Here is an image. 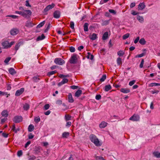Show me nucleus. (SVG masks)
I'll return each instance as SVG.
<instances>
[{
	"mask_svg": "<svg viewBox=\"0 0 160 160\" xmlns=\"http://www.w3.org/2000/svg\"><path fill=\"white\" fill-rule=\"evenodd\" d=\"M88 24L86 23L84 25V30L85 31H88Z\"/></svg>",
	"mask_w": 160,
	"mask_h": 160,
	"instance_id": "c756f323",
	"label": "nucleus"
},
{
	"mask_svg": "<svg viewBox=\"0 0 160 160\" xmlns=\"http://www.w3.org/2000/svg\"><path fill=\"white\" fill-rule=\"evenodd\" d=\"M107 123L105 122H102L99 124V127L100 128H103L107 126Z\"/></svg>",
	"mask_w": 160,
	"mask_h": 160,
	"instance_id": "6ab92c4d",
	"label": "nucleus"
},
{
	"mask_svg": "<svg viewBox=\"0 0 160 160\" xmlns=\"http://www.w3.org/2000/svg\"><path fill=\"white\" fill-rule=\"evenodd\" d=\"M41 148L39 146H35L34 148L33 151L35 154H38L40 152Z\"/></svg>",
	"mask_w": 160,
	"mask_h": 160,
	"instance_id": "9b49d317",
	"label": "nucleus"
},
{
	"mask_svg": "<svg viewBox=\"0 0 160 160\" xmlns=\"http://www.w3.org/2000/svg\"><path fill=\"white\" fill-rule=\"evenodd\" d=\"M69 136V133L68 132H65L62 134V137L63 138H68Z\"/></svg>",
	"mask_w": 160,
	"mask_h": 160,
	"instance_id": "a878e982",
	"label": "nucleus"
},
{
	"mask_svg": "<svg viewBox=\"0 0 160 160\" xmlns=\"http://www.w3.org/2000/svg\"><path fill=\"white\" fill-rule=\"evenodd\" d=\"M9 73L12 75L15 74L16 72L15 71L14 69L13 68H10L8 70Z\"/></svg>",
	"mask_w": 160,
	"mask_h": 160,
	"instance_id": "412c9836",
	"label": "nucleus"
},
{
	"mask_svg": "<svg viewBox=\"0 0 160 160\" xmlns=\"http://www.w3.org/2000/svg\"><path fill=\"white\" fill-rule=\"evenodd\" d=\"M12 130L16 133L17 132V129H16L15 124L13 125L12 128Z\"/></svg>",
	"mask_w": 160,
	"mask_h": 160,
	"instance_id": "de8ad7c7",
	"label": "nucleus"
},
{
	"mask_svg": "<svg viewBox=\"0 0 160 160\" xmlns=\"http://www.w3.org/2000/svg\"><path fill=\"white\" fill-rule=\"evenodd\" d=\"M139 38H139V37H137L136 38L134 41V43L135 44L137 43L139 41Z\"/></svg>",
	"mask_w": 160,
	"mask_h": 160,
	"instance_id": "0e129e2a",
	"label": "nucleus"
},
{
	"mask_svg": "<svg viewBox=\"0 0 160 160\" xmlns=\"http://www.w3.org/2000/svg\"><path fill=\"white\" fill-rule=\"evenodd\" d=\"M7 16L10 17H11V18H14V19L18 17V16H17L15 15H8V16Z\"/></svg>",
	"mask_w": 160,
	"mask_h": 160,
	"instance_id": "5fc2aeb1",
	"label": "nucleus"
},
{
	"mask_svg": "<svg viewBox=\"0 0 160 160\" xmlns=\"http://www.w3.org/2000/svg\"><path fill=\"white\" fill-rule=\"evenodd\" d=\"M33 81L35 82H38L40 79L39 76H34L33 78Z\"/></svg>",
	"mask_w": 160,
	"mask_h": 160,
	"instance_id": "7c9ffc66",
	"label": "nucleus"
},
{
	"mask_svg": "<svg viewBox=\"0 0 160 160\" xmlns=\"http://www.w3.org/2000/svg\"><path fill=\"white\" fill-rule=\"evenodd\" d=\"M1 115L2 116L7 117L8 115V111L7 110H4L2 112Z\"/></svg>",
	"mask_w": 160,
	"mask_h": 160,
	"instance_id": "4be33fe9",
	"label": "nucleus"
},
{
	"mask_svg": "<svg viewBox=\"0 0 160 160\" xmlns=\"http://www.w3.org/2000/svg\"><path fill=\"white\" fill-rule=\"evenodd\" d=\"M36 158V157L35 156L32 155H31L28 157V159L29 160H34Z\"/></svg>",
	"mask_w": 160,
	"mask_h": 160,
	"instance_id": "49530a36",
	"label": "nucleus"
},
{
	"mask_svg": "<svg viewBox=\"0 0 160 160\" xmlns=\"http://www.w3.org/2000/svg\"><path fill=\"white\" fill-rule=\"evenodd\" d=\"M159 92V91L158 90H154L151 91V93L152 94L155 93L158 94Z\"/></svg>",
	"mask_w": 160,
	"mask_h": 160,
	"instance_id": "e2e57ef3",
	"label": "nucleus"
},
{
	"mask_svg": "<svg viewBox=\"0 0 160 160\" xmlns=\"http://www.w3.org/2000/svg\"><path fill=\"white\" fill-rule=\"evenodd\" d=\"M40 121V119L39 117H36L34 118V121L36 123H38Z\"/></svg>",
	"mask_w": 160,
	"mask_h": 160,
	"instance_id": "37998d69",
	"label": "nucleus"
},
{
	"mask_svg": "<svg viewBox=\"0 0 160 160\" xmlns=\"http://www.w3.org/2000/svg\"><path fill=\"white\" fill-rule=\"evenodd\" d=\"M101 98V95L100 94L97 95L95 97V98L97 100H99Z\"/></svg>",
	"mask_w": 160,
	"mask_h": 160,
	"instance_id": "680f3d73",
	"label": "nucleus"
},
{
	"mask_svg": "<svg viewBox=\"0 0 160 160\" xmlns=\"http://www.w3.org/2000/svg\"><path fill=\"white\" fill-rule=\"evenodd\" d=\"M159 85L158 83L153 82L150 83L149 86L150 87H152L153 86H158Z\"/></svg>",
	"mask_w": 160,
	"mask_h": 160,
	"instance_id": "e433bc0d",
	"label": "nucleus"
},
{
	"mask_svg": "<svg viewBox=\"0 0 160 160\" xmlns=\"http://www.w3.org/2000/svg\"><path fill=\"white\" fill-rule=\"evenodd\" d=\"M82 93L81 90L78 89L75 93V96L77 97H79Z\"/></svg>",
	"mask_w": 160,
	"mask_h": 160,
	"instance_id": "aec40b11",
	"label": "nucleus"
},
{
	"mask_svg": "<svg viewBox=\"0 0 160 160\" xmlns=\"http://www.w3.org/2000/svg\"><path fill=\"white\" fill-rule=\"evenodd\" d=\"M55 6V4L52 3L51 5H49L47 6L46 8L44 9V11L45 12L48 11L49 10L52 9Z\"/></svg>",
	"mask_w": 160,
	"mask_h": 160,
	"instance_id": "6e6552de",
	"label": "nucleus"
},
{
	"mask_svg": "<svg viewBox=\"0 0 160 160\" xmlns=\"http://www.w3.org/2000/svg\"><path fill=\"white\" fill-rule=\"evenodd\" d=\"M145 7L144 3H140L138 5V9L139 10H142L145 8Z\"/></svg>",
	"mask_w": 160,
	"mask_h": 160,
	"instance_id": "ddd939ff",
	"label": "nucleus"
},
{
	"mask_svg": "<svg viewBox=\"0 0 160 160\" xmlns=\"http://www.w3.org/2000/svg\"><path fill=\"white\" fill-rule=\"evenodd\" d=\"M129 35H130V34L129 33H127L125 34V35H123V36L122 37L123 39L124 40H125V39H126L127 38H128L129 37Z\"/></svg>",
	"mask_w": 160,
	"mask_h": 160,
	"instance_id": "4c0bfd02",
	"label": "nucleus"
},
{
	"mask_svg": "<svg viewBox=\"0 0 160 160\" xmlns=\"http://www.w3.org/2000/svg\"><path fill=\"white\" fill-rule=\"evenodd\" d=\"M124 54V52L122 50H120L118 51L117 52L118 55L119 56L121 57Z\"/></svg>",
	"mask_w": 160,
	"mask_h": 160,
	"instance_id": "2f4dec72",
	"label": "nucleus"
},
{
	"mask_svg": "<svg viewBox=\"0 0 160 160\" xmlns=\"http://www.w3.org/2000/svg\"><path fill=\"white\" fill-rule=\"evenodd\" d=\"M31 143V142L30 141H28L26 143V144H25V148H27V147Z\"/></svg>",
	"mask_w": 160,
	"mask_h": 160,
	"instance_id": "338daca9",
	"label": "nucleus"
},
{
	"mask_svg": "<svg viewBox=\"0 0 160 160\" xmlns=\"http://www.w3.org/2000/svg\"><path fill=\"white\" fill-rule=\"evenodd\" d=\"M24 89L23 88H21L20 89L17 90L15 94L16 96H18L21 95L24 91Z\"/></svg>",
	"mask_w": 160,
	"mask_h": 160,
	"instance_id": "0eeeda50",
	"label": "nucleus"
},
{
	"mask_svg": "<svg viewBox=\"0 0 160 160\" xmlns=\"http://www.w3.org/2000/svg\"><path fill=\"white\" fill-rule=\"evenodd\" d=\"M65 120L66 121H68L71 120V117L69 115H66L65 116Z\"/></svg>",
	"mask_w": 160,
	"mask_h": 160,
	"instance_id": "79ce46f5",
	"label": "nucleus"
},
{
	"mask_svg": "<svg viewBox=\"0 0 160 160\" xmlns=\"http://www.w3.org/2000/svg\"><path fill=\"white\" fill-rule=\"evenodd\" d=\"M106 77H107L106 75H103L100 79V81L101 82H103L106 79Z\"/></svg>",
	"mask_w": 160,
	"mask_h": 160,
	"instance_id": "c03bdc74",
	"label": "nucleus"
},
{
	"mask_svg": "<svg viewBox=\"0 0 160 160\" xmlns=\"http://www.w3.org/2000/svg\"><path fill=\"white\" fill-rule=\"evenodd\" d=\"M20 46V44L19 43H18V44H17L15 46V49L16 51H17L18 49L19 48Z\"/></svg>",
	"mask_w": 160,
	"mask_h": 160,
	"instance_id": "4d7b16f0",
	"label": "nucleus"
},
{
	"mask_svg": "<svg viewBox=\"0 0 160 160\" xmlns=\"http://www.w3.org/2000/svg\"><path fill=\"white\" fill-rule=\"evenodd\" d=\"M137 19L141 22H143L144 20L143 18L139 16L137 17Z\"/></svg>",
	"mask_w": 160,
	"mask_h": 160,
	"instance_id": "473e14b6",
	"label": "nucleus"
},
{
	"mask_svg": "<svg viewBox=\"0 0 160 160\" xmlns=\"http://www.w3.org/2000/svg\"><path fill=\"white\" fill-rule=\"evenodd\" d=\"M33 24L30 21H28L26 22L25 26L28 28H31L32 27Z\"/></svg>",
	"mask_w": 160,
	"mask_h": 160,
	"instance_id": "dca6fc26",
	"label": "nucleus"
},
{
	"mask_svg": "<svg viewBox=\"0 0 160 160\" xmlns=\"http://www.w3.org/2000/svg\"><path fill=\"white\" fill-rule=\"evenodd\" d=\"M74 23L73 22H70V28L72 29H74Z\"/></svg>",
	"mask_w": 160,
	"mask_h": 160,
	"instance_id": "603ef678",
	"label": "nucleus"
},
{
	"mask_svg": "<svg viewBox=\"0 0 160 160\" xmlns=\"http://www.w3.org/2000/svg\"><path fill=\"white\" fill-rule=\"evenodd\" d=\"M77 55L73 54L70 59L69 62L71 64H74L77 62Z\"/></svg>",
	"mask_w": 160,
	"mask_h": 160,
	"instance_id": "f03ea898",
	"label": "nucleus"
},
{
	"mask_svg": "<svg viewBox=\"0 0 160 160\" xmlns=\"http://www.w3.org/2000/svg\"><path fill=\"white\" fill-rule=\"evenodd\" d=\"M89 38L92 40H94L96 39L97 37V34L95 33H93L92 35H90Z\"/></svg>",
	"mask_w": 160,
	"mask_h": 160,
	"instance_id": "f3484780",
	"label": "nucleus"
},
{
	"mask_svg": "<svg viewBox=\"0 0 160 160\" xmlns=\"http://www.w3.org/2000/svg\"><path fill=\"white\" fill-rule=\"evenodd\" d=\"M60 12L58 10L55 11L53 13V17L56 18H58L60 17Z\"/></svg>",
	"mask_w": 160,
	"mask_h": 160,
	"instance_id": "1a4fd4ad",
	"label": "nucleus"
},
{
	"mask_svg": "<svg viewBox=\"0 0 160 160\" xmlns=\"http://www.w3.org/2000/svg\"><path fill=\"white\" fill-rule=\"evenodd\" d=\"M34 137V136L31 133H30L28 135V138L29 139H32Z\"/></svg>",
	"mask_w": 160,
	"mask_h": 160,
	"instance_id": "774afa93",
	"label": "nucleus"
},
{
	"mask_svg": "<svg viewBox=\"0 0 160 160\" xmlns=\"http://www.w3.org/2000/svg\"><path fill=\"white\" fill-rule=\"evenodd\" d=\"M109 12L112 13L114 15H115L116 13L115 11L113 9H109Z\"/></svg>",
	"mask_w": 160,
	"mask_h": 160,
	"instance_id": "8fccbe9b",
	"label": "nucleus"
},
{
	"mask_svg": "<svg viewBox=\"0 0 160 160\" xmlns=\"http://www.w3.org/2000/svg\"><path fill=\"white\" fill-rule=\"evenodd\" d=\"M109 20H105L102 23V26L107 25H108L109 23Z\"/></svg>",
	"mask_w": 160,
	"mask_h": 160,
	"instance_id": "a19ab883",
	"label": "nucleus"
},
{
	"mask_svg": "<svg viewBox=\"0 0 160 160\" xmlns=\"http://www.w3.org/2000/svg\"><path fill=\"white\" fill-rule=\"evenodd\" d=\"M45 23V21H43L42 22H41L40 24H39L37 26V28H40L42 27Z\"/></svg>",
	"mask_w": 160,
	"mask_h": 160,
	"instance_id": "58836bf2",
	"label": "nucleus"
},
{
	"mask_svg": "<svg viewBox=\"0 0 160 160\" xmlns=\"http://www.w3.org/2000/svg\"><path fill=\"white\" fill-rule=\"evenodd\" d=\"M11 58L10 57L7 58L5 60L4 62L6 64H8V62L10 61Z\"/></svg>",
	"mask_w": 160,
	"mask_h": 160,
	"instance_id": "ea45409f",
	"label": "nucleus"
},
{
	"mask_svg": "<svg viewBox=\"0 0 160 160\" xmlns=\"http://www.w3.org/2000/svg\"><path fill=\"white\" fill-rule=\"evenodd\" d=\"M145 54V53H142L141 54L136 55L135 56V58H141Z\"/></svg>",
	"mask_w": 160,
	"mask_h": 160,
	"instance_id": "a18cd8bd",
	"label": "nucleus"
},
{
	"mask_svg": "<svg viewBox=\"0 0 160 160\" xmlns=\"http://www.w3.org/2000/svg\"><path fill=\"white\" fill-rule=\"evenodd\" d=\"M69 50L71 52H75V48L74 47H70Z\"/></svg>",
	"mask_w": 160,
	"mask_h": 160,
	"instance_id": "052dcab7",
	"label": "nucleus"
},
{
	"mask_svg": "<svg viewBox=\"0 0 160 160\" xmlns=\"http://www.w3.org/2000/svg\"><path fill=\"white\" fill-rule=\"evenodd\" d=\"M89 139L96 146L100 147L102 145V143L100 142L95 135L91 134L89 136Z\"/></svg>",
	"mask_w": 160,
	"mask_h": 160,
	"instance_id": "f257e3e1",
	"label": "nucleus"
},
{
	"mask_svg": "<svg viewBox=\"0 0 160 160\" xmlns=\"http://www.w3.org/2000/svg\"><path fill=\"white\" fill-rule=\"evenodd\" d=\"M2 44L4 48H9V42L8 41H5L2 42Z\"/></svg>",
	"mask_w": 160,
	"mask_h": 160,
	"instance_id": "4468645a",
	"label": "nucleus"
},
{
	"mask_svg": "<svg viewBox=\"0 0 160 160\" xmlns=\"http://www.w3.org/2000/svg\"><path fill=\"white\" fill-rule=\"evenodd\" d=\"M62 101L60 100H58L56 101V103L58 105L61 104L62 103Z\"/></svg>",
	"mask_w": 160,
	"mask_h": 160,
	"instance_id": "69168bd1",
	"label": "nucleus"
},
{
	"mask_svg": "<svg viewBox=\"0 0 160 160\" xmlns=\"http://www.w3.org/2000/svg\"><path fill=\"white\" fill-rule=\"evenodd\" d=\"M69 75H65L64 74H60L59 75V77L60 78H65V77H68Z\"/></svg>",
	"mask_w": 160,
	"mask_h": 160,
	"instance_id": "13d9d810",
	"label": "nucleus"
},
{
	"mask_svg": "<svg viewBox=\"0 0 160 160\" xmlns=\"http://www.w3.org/2000/svg\"><path fill=\"white\" fill-rule=\"evenodd\" d=\"M152 154L154 157L157 158H160V152L158 151H155L153 152Z\"/></svg>",
	"mask_w": 160,
	"mask_h": 160,
	"instance_id": "5701e85b",
	"label": "nucleus"
},
{
	"mask_svg": "<svg viewBox=\"0 0 160 160\" xmlns=\"http://www.w3.org/2000/svg\"><path fill=\"white\" fill-rule=\"evenodd\" d=\"M22 150H19L18 152L17 155L18 156L20 157L22 155Z\"/></svg>",
	"mask_w": 160,
	"mask_h": 160,
	"instance_id": "6e6d98bb",
	"label": "nucleus"
},
{
	"mask_svg": "<svg viewBox=\"0 0 160 160\" xmlns=\"http://www.w3.org/2000/svg\"><path fill=\"white\" fill-rule=\"evenodd\" d=\"M68 102L71 103L73 102H74V100L72 97V94L71 93H69L68 95Z\"/></svg>",
	"mask_w": 160,
	"mask_h": 160,
	"instance_id": "a211bd4d",
	"label": "nucleus"
},
{
	"mask_svg": "<svg viewBox=\"0 0 160 160\" xmlns=\"http://www.w3.org/2000/svg\"><path fill=\"white\" fill-rule=\"evenodd\" d=\"M57 72L56 71H52L49 72H48L47 75L48 76H50L51 75L54 74Z\"/></svg>",
	"mask_w": 160,
	"mask_h": 160,
	"instance_id": "c9c22d12",
	"label": "nucleus"
},
{
	"mask_svg": "<svg viewBox=\"0 0 160 160\" xmlns=\"http://www.w3.org/2000/svg\"><path fill=\"white\" fill-rule=\"evenodd\" d=\"M135 82H136V80H133L130 81L129 82V85L130 86H132L135 83Z\"/></svg>",
	"mask_w": 160,
	"mask_h": 160,
	"instance_id": "3c124183",
	"label": "nucleus"
},
{
	"mask_svg": "<svg viewBox=\"0 0 160 160\" xmlns=\"http://www.w3.org/2000/svg\"><path fill=\"white\" fill-rule=\"evenodd\" d=\"M19 32V30L18 29L14 28L12 29L10 31V34L12 35H15Z\"/></svg>",
	"mask_w": 160,
	"mask_h": 160,
	"instance_id": "9d476101",
	"label": "nucleus"
},
{
	"mask_svg": "<svg viewBox=\"0 0 160 160\" xmlns=\"http://www.w3.org/2000/svg\"><path fill=\"white\" fill-rule=\"evenodd\" d=\"M111 87L110 85H106L105 87L104 90L106 91H108L111 89Z\"/></svg>",
	"mask_w": 160,
	"mask_h": 160,
	"instance_id": "c85d7f7f",
	"label": "nucleus"
},
{
	"mask_svg": "<svg viewBox=\"0 0 160 160\" xmlns=\"http://www.w3.org/2000/svg\"><path fill=\"white\" fill-rule=\"evenodd\" d=\"M117 61V64L118 65H119L122 64L121 58L119 57L118 58Z\"/></svg>",
	"mask_w": 160,
	"mask_h": 160,
	"instance_id": "f704fd0d",
	"label": "nucleus"
},
{
	"mask_svg": "<svg viewBox=\"0 0 160 160\" xmlns=\"http://www.w3.org/2000/svg\"><path fill=\"white\" fill-rule=\"evenodd\" d=\"M68 81V79L64 78L61 82L58 83V86H60L63 84L67 83Z\"/></svg>",
	"mask_w": 160,
	"mask_h": 160,
	"instance_id": "f8f14e48",
	"label": "nucleus"
},
{
	"mask_svg": "<svg viewBox=\"0 0 160 160\" xmlns=\"http://www.w3.org/2000/svg\"><path fill=\"white\" fill-rule=\"evenodd\" d=\"M49 105L48 104H46L44 106V109L45 110H47L49 108Z\"/></svg>",
	"mask_w": 160,
	"mask_h": 160,
	"instance_id": "bf43d9fd",
	"label": "nucleus"
},
{
	"mask_svg": "<svg viewBox=\"0 0 160 160\" xmlns=\"http://www.w3.org/2000/svg\"><path fill=\"white\" fill-rule=\"evenodd\" d=\"M22 118L21 116H16L13 120V121L16 123H18L22 121Z\"/></svg>",
	"mask_w": 160,
	"mask_h": 160,
	"instance_id": "39448f33",
	"label": "nucleus"
},
{
	"mask_svg": "<svg viewBox=\"0 0 160 160\" xmlns=\"http://www.w3.org/2000/svg\"><path fill=\"white\" fill-rule=\"evenodd\" d=\"M96 159L97 160H105L103 157L101 156H97Z\"/></svg>",
	"mask_w": 160,
	"mask_h": 160,
	"instance_id": "09e8293b",
	"label": "nucleus"
},
{
	"mask_svg": "<svg viewBox=\"0 0 160 160\" xmlns=\"http://www.w3.org/2000/svg\"><path fill=\"white\" fill-rule=\"evenodd\" d=\"M23 108L24 110H27L29 108V105L28 104L26 103L24 105Z\"/></svg>",
	"mask_w": 160,
	"mask_h": 160,
	"instance_id": "72a5a7b5",
	"label": "nucleus"
},
{
	"mask_svg": "<svg viewBox=\"0 0 160 160\" xmlns=\"http://www.w3.org/2000/svg\"><path fill=\"white\" fill-rule=\"evenodd\" d=\"M32 12L30 10H24L22 11V16L26 18L28 17L29 16H30L32 14Z\"/></svg>",
	"mask_w": 160,
	"mask_h": 160,
	"instance_id": "20e7f679",
	"label": "nucleus"
},
{
	"mask_svg": "<svg viewBox=\"0 0 160 160\" xmlns=\"http://www.w3.org/2000/svg\"><path fill=\"white\" fill-rule=\"evenodd\" d=\"M54 62L56 64L60 65H62L65 62L64 60L60 58H57L54 60Z\"/></svg>",
	"mask_w": 160,
	"mask_h": 160,
	"instance_id": "7ed1b4c3",
	"label": "nucleus"
},
{
	"mask_svg": "<svg viewBox=\"0 0 160 160\" xmlns=\"http://www.w3.org/2000/svg\"><path fill=\"white\" fill-rule=\"evenodd\" d=\"M121 92L124 93H127L130 92L129 89L127 88H122L120 90Z\"/></svg>",
	"mask_w": 160,
	"mask_h": 160,
	"instance_id": "2eb2a0df",
	"label": "nucleus"
},
{
	"mask_svg": "<svg viewBox=\"0 0 160 160\" xmlns=\"http://www.w3.org/2000/svg\"><path fill=\"white\" fill-rule=\"evenodd\" d=\"M144 62V59H142L141 62V63L140 65V68H143V66Z\"/></svg>",
	"mask_w": 160,
	"mask_h": 160,
	"instance_id": "864d4df0",
	"label": "nucleus"
},
{
	"mask_svg": "<svg viewBox=\"0 0 160 160\" xmlns=\"http://www.w3.org/2000/svg\"><path fill=\"white\" fill-rule=\"evenodd\" d=\"M45 38V36L43 34H42L41 36H39L37 38V40L38 41L41 40Z\"/></svg>",
	"mask_w": 160,
	"mask_h": 160,
	"instance_id": "bb28decb",
	"label": "nucleus"
},
{
	"mask_svg": "<svg viewBox=\"0 0 160 160\" xmlns=\"http://www.w3.org/2000/svg\"><path fill=\"white\" fill-rule=\"evenodd\" d=\"M108 32H105L103 34L102 37V39L103 40H105L107 39L108 38Z\"/></svg>",
	"mask_w": 160,
	"mask_h": 160,
	"instance_id": "b1692460",
	"label": "nucleus"
},
{
	"mask_svg": "<svg viewBox=\"0 0 160 160\" xmlns=\"http://www.w3.org/2000/svg\"><path fill=\"white\" fill-rule=\"evenodd\" d=\"M139 119L140 118L138 115L134 114L130 118L129 120L134 121H139Z\"/></svg>",
	"mask_w": 160,
	"mask_h": 160,
	"instance_id": "423d86ee",
	"label": "nucleus"
},
{
	"mask_svg": "<svg viewBox=\"0 0 160 160\" xmlns=\"http://www.w3.org/2000/svg\"><path fill=\"white\" fill-rule=\"evenodd\" d=\"M139 43L142 45H145L146 43V41L144 38H141L139 41Z\"/></svg>",
	"mask_w": 160,
	"mask_h": 160,
	"instance_id": "cd10ccee",
	"label": "nucleus"
},
{
	"mask_svg": "<svg viewBox=\"0 0 160 160\" xmlns=\"http://www.w3.org/2000/svg\"><path fill=\"white\" fill-rule=\"evenodd\" d=\"M34 129V126L32 124H30L29 126L28 127V131L29 132H31Z\"/></svg>",
	"mask_w": 160,
	"mask_h": 160,
	"instance_id": "393cba45",
	"label": "nucleus"
}]
</instances>
